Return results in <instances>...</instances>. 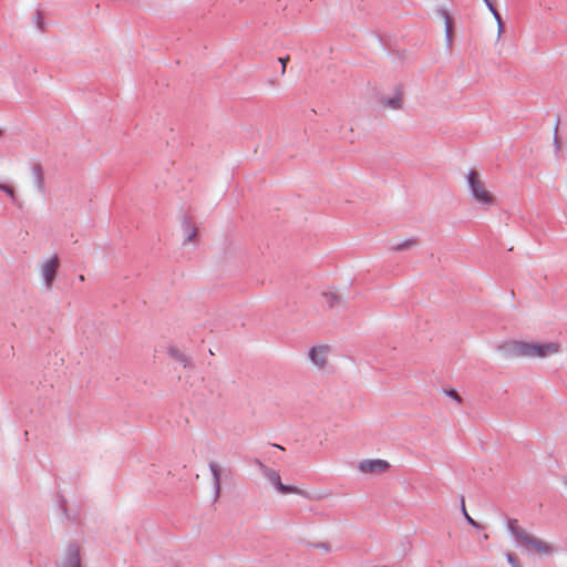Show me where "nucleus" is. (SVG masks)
Instances as JSON below:
<instances>
[{"label": "nucleus", "instance_id": "nucleus-1", "mask_svg": "<svg viewBox=\"0 0 567 567\" xmlns=\"http://www.w3.org/2000/svg\"><path fill=\"white\" fill-rule=\"evenodd\" d=\"M499 350L509 358L545 359L560 352L561 346L558 342H528L508 341L499 346Z\"/></svg>", "mask_w": 567, "mask_h": 567}, {"label": "nucleus", "instance_id": "nucleus-2", "mask_svg": "<svg viewBox=\"0 0 567 567\" xmlns=\"http://www.w3.org/2000/svg\"><path fill=\"white\" fill-rule=\"evenodd\" d=\"M507 529L511 532L517 544L527 554H535L538 556H548L555 553V546L534 535L519 525L516 518L507 520Z\"/></svg>", "mask_w": 567, "mask_h": 567}, {"label": "nucleus", "instance_id": "nucleus-3", "mask_svg": "<svg viewBox=\"0 0 567 567\" xmlns=\"http://www.w3.org/2000/svg\"><path fill=\"white\" fill-rule=\"evenodd\" d=\"M466 178L471 193L477 203L485 206H492L496 203L495 196L487 189L478 172L470 171Z\"/></svg>", "mask_w": 567, "mask_h": 567}, {"label": "nucleus", "instance_id": "nucleus-4", "mask_svg": "<svg viewBox=\"0 0 567 567\" xmlns=\"http://www.w3.org/2000/svg\"><path fill=\"white\" fill-rule=\"evenodd\" d=\"M331 348L329 344H316L310 348L308 357L312 364L319 369H326L329 364Z\"/></svg>", "mask_w": 567, "mask_h": 567}, {"label": "nucleus", "instance_id": "nucleus-5", "mask_svg": "<svg viewBox=\"0 0 567 567\" xmlns=\"http://www.w3.org/2000/svg\"><path fill=\"white\" fill-rule=\"evenodd\" d=\"M390 467V464L384 460H362L358 463V470L363 474H383Z\"/></svg>", "mask_w": 567, "mask_h": 567}, {"label": "nucleus", "instance_id": "nucleus-6", "mask_svg": "<svg viewBox=\"0 0 567 567\" xmlns=\"http://www.w3.org/2000/svg\"><path fill=\"white\" fill-rule=\"evenodd\" d=\"M264 474L266 477L272 483L280 493L282 494H298L301 496H307L302 491L297 487L288 486L281 483L280 475L277 471L271 470L269 467H264Z\"/></svg>", "mask_w": 567, "mask_h": 567}, {"label": "nucleus", "instance_id": "nucleus-7", "mask_svg": "<svg viewBox=\"0 0 567 567\" xmlns=\"http://www.w3.org/2000/svg\"><path fill=\"white\" fill-rule=\"evenodd\" d=\"M59 265L58 256H52L50 259L44 261L41 267V275L48 289L53 285Z\"/></svg>", "mask_w": 567, "mask_h": 567}, {"label": "nucleus", "instance_id": "nucleus-8", "mask_svg": "<svg viewBox=\"0 0 567 567\" xmlns=\"http://www.w3.org/2000/svg\"><path fill=\"white\" fill-rule=\"evenodd\" d=\"M61 567H81L80 549L78 546L71 545L68 547Z\"/></svg>", "mask_w": 567, "mask_h": 567}, {"label": "nucleus", "instance_id": "nucleus-9", "mask_svg": "<svg viewBox=\"0 0 567 567\" xmlns=\"http://www.w3.org/2000/svg\"><path fill=\"white\" fill-rule=\"evenodd\" d=\"M380 103L386 110H401L403 106V94L396 91L392 95L383 96Z\"/></svg>", "mask_w": 567, "mask_h": 567}, {"label": "nucleus", "instance_id": "nucleus-10", "mask_svg": "<svg viewBox=\"0 0 567 567\" xmlns=\"http://www.w3.org/2000/svg\"><path fill=\"white\" fill-rule=\"evenodd\" d=\"M198 228L194 223L188 219H185L182 225V236L183 243L189 244L194 241L197 237Z\"/></svg>", "mask_w": 567, "mask_h": 567}, {"label": "nucleus", "instance_id": "nucleus-11", "mask_svg": "<svg viewBox=\"0 0 567 567\" xmlns=\"http://www.w3.org/2000/svg\"><path fill=\"white\" fill-rule=\"evenodd\" d=\"M168 355L172 359H174L175 361H177L178 363H181L184 368H187V367L192 365L190 358L188 355H186L183 351H181L176 347H171L168 349Z\"/></svg>", "mask_w": 567, "mask_h": 567}, {"label": "nucleus", "instance_id": "nucleus-12", "mask_svg": "<svg viewBox=\"0 0 567 567\" xmlns=\"http://www.w3.org/2000/svg\"><path fill=\"white\" fill-rule=\"evenodd\" d=\"M322 303L333 308L342 302V297L336 291H328L321 295Z\"/></svg>", "mask_w": 567, "mask_h": 567}, {"label": "nucleus", "instance_id": "nucleus-13", "mask_svg": "<svg viewBox=\"0 0 567 567\" xmlns=\"http://www.w3.org/2000/svg\"><path fill=\"white\" fill-rule=\"evenodd\" d=\"M209 470L213 475L214 480V487L216 491V494H219L220 492V477H221V467L217 463H210Z\"/></svg>", "mask_w": 567, "mask_h": 567}, {"label": "nucleus", "instance_id": "nucleus-14", "mask_svg": "<svg viewBox=\"0 0 567 567\" xmlns=\"http://www.w3.org/2000/svg\"><path fill=\"white\" fill-rule=\"evenodd\" d=\"M487 8L489 9V11L492 12V14L494 16L496 22H497V25H498V37H501L502 32H503V22H502V18H501V14L498 13V11L495 9L494 4L491 2V0H484Z\"/></svg>", "mask_w": 567, "mask_h": 567}, {"label": "nucleus", "instance_id": "nucleus-15", "mask_svg": "<svg viewBox=\"0 0 567 567\" xmlns=\"http://www.w3.org/2000/svg\"><path fill=\"white\" fill-rule=\"evenodd\" d=\"M0 189L6 192L12 199L16 198L14 189L11 186L6 185V184H0Z\"/></svg>", "mask_w": 567, "mask_h": 567}, {"label": "nucleus", "instance_id": "nucleus-16", "mask_svg": "<svg viewBox=\"0 0 567 567\" xmlns=\"http://www.w3.org/2000/svg\"><path fill=\"white\" fill-rule=\"evenodd\" d=\"M506 559L511 564L512 567H519L518 561L513 553H507Z\"/></svg>", "mask_w": 567, "mask_h": 567}, {"label": "nucleus", "instance_id": "nucleus-17", "mask_svg": "<svg viewBox=\"0 0 567 567\" xmlns=\"http://www.w3.org/2000/svg\"><path fill=\"white\" fill-rule=\"evenodd\" d=\"M445 29H446L447 38H451V35H452V20H451V18L447 14L445 16Z\"/></svg>", "mask_w": 567, "mask_h": 567}, {"label": "nucleus", "instance_id": "nucleus-18", "mask_svg": "<svg viewBox=\"0 0 567 567\" xmlns=\"http://www.w3.org/2000/svg\"><path fill=\"white\" fill-rule=\"evenodd\" d=\"M449 395H450L452 399H454L455 401L461 402V398H460V395H458V393H457L456 391L451 390V391L449 392Z\"/></svg>", "mask_w": 567, "mask_h": 567}, {"label": "nucleus", "instance_id": "nucleus-19", "mask_svg": "<svg viewBox=\"0 0 567 567\" xmlns=\"http://www.w3.org/2000/svg\"><path fill=\"white\" fill-rule=\"evenodd\" d=\"M280 63L282 64V73L286 71V64L289 61V56L286 58H279Z\"/></svg>", "mask_w": 567, "mask_h": 567}, {"label": "nucleus", "instance_id": "nucleus-20", "mask_svg": "<svg viewBox=\"0 0 567 567\" xmlns=\"http://www.w3.org/2000/svg\"><path fill=\"white\" fill-rule=\"evenodd\" d=\"M465 516L467 518V522L474 526V527H477V523L465 512Z\"/></svg>", "mask_w": 567, "mask_h": 567}, {"label": "nucleus", "instance_id": "nucleus-21", "mask_svg": "<svg viewBox=\"0 0 567 567\" xmlns=\"http://www.w3.org/2000/svg\"><path fill=\"white\" fill-rule=\"evenodd\" d=\"M80 280H81V281H83V280H84V276H83V275H81V276H80Z\"/></svg>", "mask_w": 567, "mask_h": 567}, {"label": "nucleus", "instance_id": "nucleus-22", "mask_svg": "<svg viewBox=\"0 0 567 567\" xmlns=\"http://www.w3.org/2000/svg\"><path fill=\"white\" fill-rule=\"evenodd\" d=\"M566 484H567V480H566Z\"/></svg>", "mask_w": 567, "mask_h": 567}]
</instances>
